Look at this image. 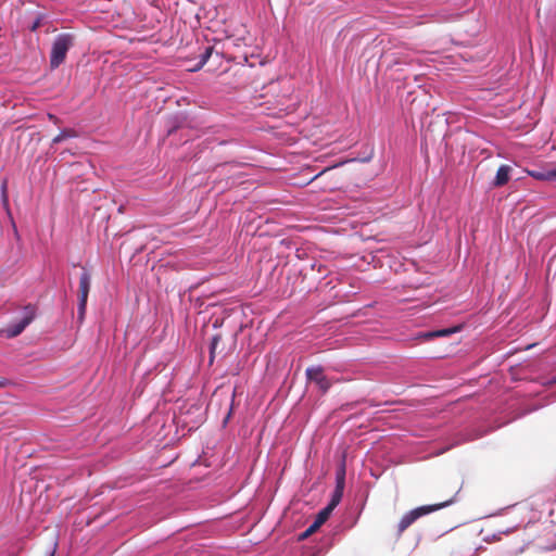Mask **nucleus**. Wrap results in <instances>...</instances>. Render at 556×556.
Segmentation results:
<instances>
[{"label": "nucleus", "instance_id": "1", "mask_svg": "<svg viewBox=\"0 0 556 556\" xmlns=\"http://www.w3.org/2000/svg\"><path fill=\"white\" fill-rule=\"evenodd\" d=\"M75 35L70 33H61L54 37L50 51L51 70H56L64 63L68 51L75 45Z\"/></svg>", "mask_w": 556, "mask_h": 556}, {"label": "nucleus", "instance_id": "2", "mask_svg": "<svg viewBox=\"0 0 556 556\" xmlns=\"http://www.w3.org/2000/svg\"><path fill=\"white\" fill-rule=\"evenodd\" d=\"M324 371L325 369L321 365L309 366L305 370L306 381L315 383L323 394L327 393L331 388V381Z\"/></svg>", "mask_w": 556, "mask_h": 556}, {"label": "nucleus", "instance_id": "3", "mask_svg": "<svg viewBox=\"0 0 556 556\" xmlns=\"http://www.w3.org/2000/svg\"><path fill=\"white\" fill-rule=\"evenodd\" d=\"M462 328H463L462 326L456 325V326L445 327V328L435 329V330L419 331L416 334V339L420 340L421 342H427L434 338H445V337H450L454 333L459 332L462 330Z\"/></svg>", "mask_w": 556, "mask_h": 556}, {"label": "nucleus", "instance_id": "4", "mask_svg": "<svg viewBox=\"0 0 556 556\" xmlns=\"http://www.w3.org/2000/svg\"><path fill=\"white\" fill-rule=\"evenodd\" d=\"M33 319L34 316L31 314H26L18 321L8 325L1 330V333L8 339H13L20 336Z\"/></svg>", "mask_w": 556, "mask_h": 556}, {"label": "nucleus", "instance_id": "5", "mask_svg": "<svg viewBox=\"0 0 556 556\" xmlns=\"http://www.w3.org/2000/svg\"><path fill=\"white\" fill-rule=\"evenodd\" d=\"M331 515L328 514V511H326L325 509H320L314 521L306 528V530H304L303 532H301L298 536V541H304L306 539H308L312 534H314L327 520L328 518L330 517Z\"/></svg>", "mask_w": 556, "mask_h": 556}, {"label": "nucleus", "instance_id": "6", "mask_svg": "<svg viewBox=\"0 0 556 556\" xmlns=\"http://www.w3.org/2000/svg\"><path fill=\"white\" fill-rule=\"evenodd\" d=\"M453 503H455V498H450L445 502L438 503V504H429V505H422L418 506L416 508H413L415 515L419 518L427 516L431 513L438 511L442 508L451 506Z\"/></svg>", "mask_w": 556, "mask_h": 556}, {"label": "nucleus", "instance_id": "7", "mask_svg": "<svg viewBox=\"0 0 556 556\" xmlns=\"http://www.w3.org/2000/svg\"><path fill=\"white\" fill-rule=\"evenodd\" d=\"M91 289V276L89 271L83 267V271L79 277V294L78 300L88 302V295Z\"/></svg>", "mask_w": 556, "mask_h": 556}, {"label": "nucleus", "instance_id": "8", "mask_svg": "<svg viewBox=\"0 0 556 556\" xmlns=\"http://www.w3.org/2000/svg\"><path fill=\"white\" fill-rule=\"evenodd\" d=\"M513 168L509 165L502 164L492 180V186L495 188L505 186L510 180V173Z\"/></svg>", "mask_w": 556, "mask_h": 556}, {"label": "nucleus", "instance_id": "9", "mask_svg": "<svg viewBox=\"0 0 556 556\" xmlns=\"http://www.w3.org/2000/svg\"><path fill=\"white\" fill-rule=\"evenodd\" d=\"M344 489H345V486L334 485V490L331 493L330 500H329V502L327 503V505L323 509H325L326 511H328V514L331 515L332 511L334 510V508L342 501V497H343V494H344Z\"/></svg>", "mask_w": 556, "mask_h": 556}, {"label": "nucleus", "instance_id": "10", "mask_svg": "<svg viewBox=\"0 0 556 556\" xmlns=\"http://www.w3.org/2000/svg\"><path fill=\"white\" fill-rule=\"evenodd\" d=\"M345 478H346V455L342 453L340 456V460L336 468V485L345 486Z\"/></svg>", "mask_w": 556, "mask_h": 556}, {"label": "nucleus", "instance_id": "11", "mask_svg": "<svg viewBox=\"0 0 556 556\" xmlns=\"http://www.w3.org/2000/svg\"><path fill=\"white\" fill-rule=\"evenodd\" d=\"M418 520V517L415 515L414 510L410 509L407 511L400 520L397 525V532L401 534L404 532L408 527H410L415 521Z\"/></svg>", "mask_w": 556, "mask_h": 556}, {"label": "nucleus", "instance_id": "12", "mask_svg": "<svg viewBox=\"0 0 556 556\" xmlns=\"http://www.w3.org/2000/svg\"><path fill=\"white\" fill-rule=\"evenodd\" d=\"M78 136V134L76 132V130L72 129V128H63L53 139H52V142H51V147H53L54 144H58V143H61L63 140L65 139H70V138H76Z\"/></svg>", "mask_w": 556, "mask_h": 556}, {"label": "nucleus", "instance_id": "13", "mask_svg": "<svg viewBox=\"0 0 556 556\" xmlns=\"http://www.w3.org/2000/svg\"><path fill=\"white\" fill-rule=\"evenodd\" d=\"M529 175L540 181H551L549 169L529 170Z\"/></svg>", "mask_w": 556, "mask_h": 556}, {"label": "nucleus", "instance_id": "14", "mask_svg": "<svg viewBox=\"0 0 556 556\" xmlns=\"http://www.w3.org/2000/svg\"><path fill=\"white\" fill-rule=\"evenodd\" d=\"M220 340H222L220 334H214L212 337V339H211V342H210V364H212L214 362L215 351H216V348L219 344Z\"/></svg>", "mask_w": 556, "mask_h": 556}, {"label": "nucleus", "instance_id": "15", "mask_svg": "<svg viewBox=\"0 0 556 556\" xmlns=\"http://www.w3.org/2000/svg\"><path fill=\"white\" fill-rule=\"evenodd\" d=\"M87 301H84V300H78V303H77V320L79 324H83L84 320H85V316H86V311H87Z\"/></svg>", "mask_w": 556, "mask_h": 556}, {"label": "nucleus", "instance_id": "16", "mask_svg": "<svg viewBox=\"0 0 556 556\" xmlns=\"http://www.w3.org/2000/svg\"><path fill=\"white\" fill-rule=\"evenodd\" d=\"M459 16H460V14H458V13L454 14V13H448L445 10H442L439 12L437 21L438 22H452V21L459 18Z\"/></svg>", "mask_w": 556, "mask_h": 556}, {"label": "nucleus", "instance_id": "17", "mask_svg": "<svg viewBox=\"0 0 556 556\" xmlns=\"http://www.w3.org/2000/svg\"><path fill=\"white\" fill-rule=\"evenodd\" d=\"M213 51H214L213 46H206L204 48L203 52L200 54L198 62H200V64L205 65L207 63V61L210 60V58L212 56Z\"/></svg>", "mask_w": 556, "mask_h": 556}, {"label": "nucleus", "instance_id": "18", "mask_svg": "<svg viewBox=\"0 0 556 556\" xmlns=\"http://www.w3.org/2000/svg\"><path fill=\"white\" fill-rule=\"evenodd\" d=\"M41 24H42V16H41V15H39V16H37V17L33 21V23H31V25H30V27H29V28H30V30H31V31H36V30L41 26Z\"/></svg>", "mask_w": 556, "mask_h": 556}, {"label": "nucleus", "instance_id": "19", "mask_svg": "<svg viewBox=\"0 0 556 556\" xmlns=\"http://www.w3.org/2000/svg\"><path fill=\"white\" fill-rule=\"evenodd\" d=\"M232 410H233V400H232V401H231V403H230V407H229V409H228V413L226 414V416H225V417H224V419H223V422H222V424H223V427H226V426H227V424H228L229 419L231 418Z\"/></svg>", "mask_w": 556, "mask_h": 556}, {"label": "nucleus", "instance_id": "20", "mask_svg": "<svg viewBox=\"0 0 556 556\" xmlns=\"http://www.w3.org/2000/svg\"><path fill=\"white\" fill-rule=\"evenodd\" d=\"M1 189H2L3 204L8 205V194H7V184L5 182L2 185Z\"/></svg>", "mask_w": 556, "mask_h": 556}, {"label": "nucleus", "instance_id": "21", "mask_svg": "<svg viewBox=\"0 0 556 556\" xmlns=\"http://www.w3.org/2000/svg\"><path fill=\"white\" fill-rule=\"evenodd\" d=\"M203 64H200V62H197L193 66H191L189 68L190 72L194 73V72H199L200 70L203 68Z\"/></svg>", "mask_w": 556, "mask_h": 556}, {"label": "nucleus", "instance_id": "22", "mask_svg": "<svg viewBox=\"0 0 556 556\" xmlns=\"http://www.w3.org/2000/svg\"><path fill=\"white\" fill-rule=\"evenodd\" d=\"M551 181H556V165L553 168H549Z\"/></svg>", "mask_w": 556, "mask_h": 556}, {"label": "nucleus", "instance_id": "23", "mask_svg": "<svg viewBox=\"0 0 556 556\" xmlns=\"http://www.w3.org/2000/svg\"><path fill=\"white\" fill-rule=\"evenodd\" d=\"M11 382L8 379H0V389L9 386Z\"/></svg>", "mask_w": 556, "mask_h": 556}, {"label": "nucleus", "instance_id": "24", "mask_svg": "<svg viewBox=\"0 0 556 556\" xmlns=\"http://www.w3.org/2000/svg\"><path fill=\"white\" fill-rule=\"evenodd\" d=\"M49 118H50V119H53L54 122H56V121H58V118H56L54 115H52V114H49Z\"/></svg>", "mask_w": 556, "mask_h": 556}, {"label": "nucleus", "instance_id": "25", "mask_svg": "<svg viewBox=\"0 0 556 556\" xmlns=\"http://www.w3.org/2000/svg\"><path fill=\"white\" fill-rule=\"evenodd\" d=\"M381 59H382V54L379 55L378 63L380 62Z\"/></svg>", "mask_w": 556, "mask_h": 556}]
</instances>
